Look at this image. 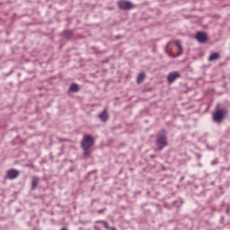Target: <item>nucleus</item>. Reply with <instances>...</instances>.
I'll list each match as a JSON object with an SVG mask.
<instances>
[{"label": "nucleus", "mask_w": 230, "mask_h": 230, "mask_svg": "<svg viewBox=\"0 0 230 230\" xmlns=\"http://www.w3.org/2000/svg\"><path fill=\"white\" fill-rule=\"evenodd\" d=\"M61 141H69V140H67V139L65 138V139H62Z\"/></svg>", "instance_id": "4be33fe9"}, {"label": "nucleus", "mask_w": 230, "mask_h": 230, "mask_svg": "<svg viewBox=\"0 0 230 230\" xmlns=\"http://www.w3.org/2000/svg\"><path fill=\"white\" fill-rule=\"evenodd\" d=\"M94 146V138L91 135H84L81 140L82 150H91Z\"/></svg>", "instance_id": "f03ea898"}, {"label": "nucleus", "mask_w": 230, "mask_h": 230, "mask_svg": "<svg viewBox=\"0 0 230 230\" xmlns=\"http://www.w3.org/2000/svg\"><path fill=\"white\" fill-rule=\"evenodd\" d=\"M156 148L161 152L166 146H168V137L166 135V130L162 129L157 135H156V141H155Z\"/></svg>", "instance_id": "f257e3e1"}, {"label": "nucleus", "mask_w": 230, "mask_h": 230, "mask_svg": "<svg viewBox=\"0 0 230 230\" xmlns=\"http://www.w3.org/2000/svg\"><path fill=\"white\" fill-rule=\"evenodd\" d=\"M175 46L178 48L177 57H181L182 55V45H181V41H175Z\"/></svg>", "instance_id": "ddd939ff"}, {"label": "nucleus", "mask_w": 230, "mask_h": 230, "mask_svg": "<svg viewBox=\"0 0 230 230\" xmlns=\"http://www.w3.org/2000/svg\"><path fill=\"white\" fill-rule=\"evenodd\" d=\"M177 78H181V74H179V72H171L167 75V81L169 84H173V81L177 80Z\"/></svg>", "instance_id": "0eeeda50"}, {"label": "nucleus", "mask_w": 230, "mask_h": 230, "mask_svg": "<svg viewBox=\"0 0 230 230\" xmlns=\"http://www.w3.org/2000/svg\"><path fill=\"white\" fill-rule=\"evenodd\" d=\"M172 49V42H169L166 46V51H170Z\"/></svg>", "instance_id": "dca6fc26"}, {"label": "nucleus", "mask_w": 230, "mask_h": 230, "mask_svg": "<svg viewBox=\"0 0 230 230\" xmlns=\"http://www.w3.org/2000/svg\"><path fill=\"white\" fill-rule=\"evenodd\" d=\"M102 224L105 229H109V223H107V221H102Z\"/></svg>", "instance_id": "f3484780"}, {"label": "nucleus", "mask_w": 230, "mask_h": 230, "mask_svg": "<svg viewBox=\"0 0 230 230\" xmlns=\"http://www.w3.org/2000/svg\"><path fill=\"white\" fill-rule=\"evenodd\" d=\"M21 172L16 169H10L6 172L5 179H10L11 181H13V179H17Z\"/></svg>", "instance_id": "39448f33"}, {"label": "nucleus", "mask_w": 230, "mask_h": 230, "mask_svg": "<svg viewBox=\"0 0 230 230\" xmlns=\"http://www.w3.org/2000/svg\"><path fill=\"white\" fill-rule=\"evenodd\" d=\"M63 37L67 40L71 39V37H73V31H69V30L64 31Z\"/></svg>", "instance_id": "f8f14e48"}, {"label": "nucleus", "mask_w": 230, "mask_h": 230, "mask_svg": "<svg viewBox=\"0 0 230 230\" xmlns=\"http://www.w3.org/2000/svg\"><path fill=\"white\" fill-rule=\"evenodd\" d=\"M229 114V110L222 109L217 110L213 114V119L216 123H221L223 119H226V116Z\"/></svg>", "instance_id": "7ed1b4c3"}, {"label": "nucleus", "mask_w": 230, "mask_h": 230, "mask_svg": "<svg viewBox=\"0 0 230 230\" xmlns=\"http://www.w3.org/2000/svg\"><path fill=\"white\" fill-rule=\"evenodd\" d=\"M70 91H71L72 93H78V91H80V87H79L78 84H72L70 85Z\"/></svg>", "instance_id": "4468645a"}, {"label": "nucleus", "mask_w": 230, "mask_h": 230, "mask_svg": "<svg viewBox=\"0 0 230 230\" xmlns=\"http://www.w3.org/2000/svg\"><path fill=\"white\" fill-rule=\"evenodd\" d=\"M96 224H103V221H97Z\"/></svg>", "instance_id": "412c9836"}, {"label": "nucleus", "mask_w": 230, "mask_h": 230, "mask_svg": "<svg viewBox=\"0 0 230 230\" xmlns=\"http://www.w3.org/2000/svg\"><path fill=\"white\" fill-rule=\"evenodd\" d=\"M118 6H119V10H132V8H134V5L128 0L119 1Z\"/></svg>", "instance_id": "20e7f679"}, {"label": "nucleus", "mask_w": 230, "mask_h": 230, "mask_svg": "<svg viewBox=\"0 0 230 230\" xmlns=\"http://www.w3.org/2000/svg\"><path fill=\"white\" fill-rule=\"evenodd\" d=\"M229 212H230V207L227 208L226 215H229Z\"/></svg>", "instance_id": "aec40b11"}, {"label": "nucleus", "mask_w": 230, "mask_h": 230, "mask_svg": "<svg viewBox=\"0 0 230 230\" xmlns=\"http://www.w3.org/2000/svg\"><path fill=\"white\" fill-rule=\"evenodd\" d=\"M104 211H105V208H102V209H101V210H98L97 213H98L99 215H102V213H103Z\"/></svg>", "instance_id": "a211bd4d"}, {"label": "nucleus", "mask_w": 230, "mask_h": 230, "mask_svg": "<svg viewBox=\"0 0 230 230\" xmlns=\"http://www.w3.org/2000/svg\"><path fill=\"white\" fill-rule=\"evenodd\" d=\"M218 164V160L217 159H216V160H214L213 162H212V164Z\"/></svg>", "instance_id": "6ab92c4d"}, {"label": "nucleus", "mask_w": 230, "mask_h": 230, "mask_svg": "<svg viewBox=\"0 0 230 230\" xmlns=\"http://www.w3.org/2000/svg\"><path fill=\"white\" fill-rule=\"evenodd\" d=\"M220 58V54L218 52L211 53L208 57V62H213L215 60H218Z\"/></svg>", "instance_id": "9d476101"}, {"label": "nucleus", "mask_w": 230, "mask_h": 230, "mask_svg": "<svg viewBox=\"0 0 230 230\" xmlns=\"http://www.w3.org/2000/svg\"><path fill=\"white\" fill-rule=\"evenodd\" d=\"M83 150H84V153H83L84 157H90L91 149H83Z\"/></svg>", "instance_id": "2eb2a0df"}, {"label": "nucleus", "mask_w": 230, "mask_h": 230, "mask_svg": "<svg viewBox=\"0 0 230 230\" xmlns=\"http://www.w3.org/2000/svg\"><path fill=\"white\" fill-rule=\"evenodd\" d=\"M146 78V75L145 73H140L137 77V84H142V82H145V79Z\"/></svg>", "instance_id": "9b49d317"}, {"label": "nucleus", "mask_w": 230, "mask_h": 230, "mask_svg": "<svg viewBox=\"0 0 230 230\" xmlns=\"http://www.w3.org/2000/svg\"><path fill=\"white\" fill-rule=\"evenodd\" d=\"M99 119L102 121V123H107L109 121V112L107 109H104L103 111L99 115Z\"/></svg>", "instance_id": "6e6552de"}, {"label": "nucleus", "mask_w": 230, "mask_h": 230, "mask_svg": "<svg viewBox=\"0 0 230 230\" xmlns=\"http://www.w3.org/2000/svg\"><path fill=\"white\" fill-rule=\"evenodd\" d=\"M40 179L37 176L32 177L31 179V190H36L37 186H39Z\"/></svg>", "instance_id": "1a4fd4ad"}, {"label": "nucleus", "mask_w": 230, "mask_h": 230, "mask_svg": "<svg viewBox=\"0 0 230 230\" xmlns=\"http://www.w3.org/2000/svg\"><path fill=\"white\" fill-rule=\"evenodd\" d=\"M196 40L198 42L204 44V42H208V34L206 32L199 31L196 33Z\"/></svg>", "instance_id": "423d86ee"}]
</instances>
